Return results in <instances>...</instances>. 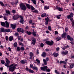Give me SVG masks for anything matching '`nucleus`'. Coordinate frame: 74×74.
I'll return each mask as SVG.
<instances>
[{"label":"nucleus","mask_w":74,"mask_h":74,"mask_svg":"<svg viewBox=\"0 0 74 74\" xmlns=\"http://www.w3.org/2000/svg\"><path fill=\"white\" fill-rule=\"evenodd\" d=\"M16 67L18 66V65L17 64H15L14 65V64H12L10 66V67L9 68V71H10L12 72H14L15 69H16Z\"/></svg>","instance_id":"1"},{"label":"nucleus","mask_w":74,"mask_h":74,"mask_svg":"<svg viewBox=\"0 0 74 74\" xmlns=\"http://www.w3.org/2000/svg\"><path fill=\"white\" fill-rule=\"evenodd\" d=\"M47 40H48V38L44 40L45 41H46L45 42V43L46 44H47V45H49L50 46H51V45H53V43H54V42L53 40H51L50 41Z\"/></svg>","instance_id":"2"},{"label":"nucleus","mask_w":74,"mask_h":74,"mask_svg":"<svg viewBox=\"0 0 74 74\" xmlns=\"http://www.w3.org/2000/svg\"><path fill=\"white\" fill-rule=\"evenodd\" d=\"M5 22H1V24L2 26L3 27H9V23L7 21H6Z\"/></svg>","instance_id":"3"},{"label":"nucleus","mask_w":74,"mask_h":74,"mask_svg":"<svg viewBox=\"0 0 74 74\" xmlns=\"http://www.w3.org/2000/svg\"><path fill=\"white\" fill-rule=\"evenodd\" d=\"M20 7L21 9L23 11H25L26 10V7L23 3H21L20 4Z\"/></svg>","instance_id":"4"},{"label":"nucleus","mask_w":74,"mask_h":74,"mask_svg":"<svg viewBox=\"0 0 74 74\" xmlns=\"http://www.w3.org/2000/svg\"><path fill=\"white\" fill-rule=\"evenodd\" d=\"M17 30L18 33H23L25 32V30L23 29H21L20 27H18L17 29Z\"/></svg>","instance_id":"5"},{"label":"nucleus","mask_w":74,"mask_h":74,"mask_svg":"<svg viewBox=\"0 0 74 74\" xmlns=\"http://www.w3.org/2000/svg\"><path fill=\"white\" fill-rule=\"evenodd\" d=\"M56 10H57L58 11H59L60 12H62L63 11V8H60L58 6H56Z\"/></svg>","instance_id":"6"},{"label":"nucleus","mask_w":74,"mask_h":74,"mask_svg":"<svg viewBox=\"0 0 74 74\" xmlns=\"http://www.w3.org/2000/svg\"><path fill=\"white\" fill-rule=\"evenodd\" d=\"M19 3V2H18V1H16L15 2H14L13 1L12 2H10V4L12 5L13 6H14V5H15L16 6L17 5V4Z\"/></svg>","instance_id":"7"},{"label":"nucleus","mask_w":74,"mask_h":74,"mask_svg":"<svg viewBox=\"0 0 74 74\" xmlns=\"http://www.w3.org/2000/svg\"><path fill=\"white\" fill-rule=\"evenodd\" d=\"M47 68H48V66H45L43 67H41L40 69L42 71H45Z\"/></svg>","instance_id":"8"},{"label":"nucleus","mask_w":74,"mask_h":74,"mask_svg":"<svg viewBox=\"0 0 74 74\" xmlns=\"http://www.w3.org/2000/svg\"><path fill=\"white\" fill-rule=\"evenodd\" d=\"M67 38L68 40H70L71 41H73V37H70V35H68L67 36Z\"/></svg>","instance_id":"9"},{"label":"nucleus","mask_w":74,"mask_h":74,"mask_svg":"<svg viewBox=\"0 0 74 74\" xmlns=\"http://www.w3.org/2000/svg\"><path fill=\"white\" fill-rule=\"evenodd\" d=\"M26 69L27 71H29L30 73H34V71L33 70H32L30 69H29V68L27 67H26Z\"/></svg>","instance_id":"10"},{"label":"nucleus","mask_w":74,"mask_h":74,"mask_svg":"<svg viewBox=\"0 0 74 74\" xmlns=\"http://www.w3.org/2000/svg\"><path fill=\"white\" fill-rule=\"evenodd\" d=\"M19 18V16L18 15H17V16L14 15L13 16V18L14 20H16V19H18Z\"/></svg>","instance_id":"11"},{"label":"nucleus","mask_w":74,"mask_h":74,"mask_svg":"<svg viewBox=\"0 0 74 74\" xmlns=\"http://www.w3.org/2000/svg\"><path fill=\"white\" fill-rule=\"evenodd\" d=\"M20 62L22 64H25V63H27V61L26 60H22Z\"/></svg>","instance_id":"12"},{"label":"nucleus","mask_w":74,"mask_h":74,"mask_svg":"<svg viewBox=\"0 0 74 74\" xmlns=\"http://www.w3.org/2000/svg\"><path fill=\"white\" fill-rule=\"evenodd\" d=\"M68 52H69L68 51H62L61 53L63 55V56L64 55H67V54H68Z\"/></svg>","instance_id":"13"},{"label":"nucleus","mask_w":74,"mask_h":74,"mask_svg":"<svg viewBox=\"0 0 74 74\" xmlns=\"http://www.w3.org/2000/svg\"><path fill=\"white\" fill-rule=\"evenodd\" d=\"M5 32V29L4 28L2 27L1 29H0V33H2Z\"/></svg>","instance_id":"14"},{"label":"nucleus","mask_w":74,"mask_h":74,"mask_svg":"<svg viewBox=\"0 0 74 74\" xmlns=\"http://www.w3.org/2000/svg\"><path fill=\"white\" fill-rule=\"evenodd\" d=\"M53 55L55 57V58H56V57H58V56L59 55V54L58 53H56V52H55L53 53Z\"/></svg>","instance_id":"15"},{"label":"nucleus","mask_w":74,"mask_h":74,"mask_svg":"<svg viewBox=\"0 0 74 74\" xmlns=\"http://www.w3.org/2000/svg\"><path fill=\"white\" fill-rule=\"evenodd\" d=\"M36 41V39H35V38H34L33 39L32 41V45H35Z\"/></svg>","instance_id":"16"},{"label":"nucleus","mask_w":74,"mask_h":74,"mask_svg":"<svg viewBox=\"0 0 74 74\" xmlns=\"http://www.w3.org/2000/svg\"><path fill=\"white\" fill-rule=\"evenodd\" d=\"M67 35V33L66 32H64L62 35V38H64L66 37V35Z\"/></svg>","instance_id":"17"},{"label":"nucleus","mask_w":74,"mask_h":74,"mask_svg":"<svg viewBox=\"0 0 74 74\" xmlns=\"http://www.w3.org/2000/svg\"><path fill=\"white\" fill-rule=\"evenodd\" d=\"M11 26L12 29H15L16 27V25H14V24H11Z\"/></svg>","instance_id":"18"},{"label":"nucleus","mask_w":74,"mask_h":74,"mask_svg":"<svg viewBox=\"0 0 74 74\" xmlns=\"http://www.w3.org/2000/svg\"><path fill=\"white\" fill-rule=\"evenodd\" d=\"M19 22L23 24L24 23V20L23 18H21L20 20L19 21Z\"/></svg>","instance_id":"19"},{"label":"nucleus","mask_w":74,"mask_h":74,"mask_svg":"<svg viewBox=\"0 0 74 74\" xmlns=\"http://www.w3.org/2000/svg\"><path fill=\"white\" fill-rule=\"evenodd\" d=\"M14 40V37L13 36H10L9 37V40L10 41H12Z\"/></svg>","instance_id":"20"},{"label":"nucleus","mask_w":74,"mask_h":74,"mask_svg":"<svg viewBox=\"0 0 74 74\" xmlns=\"http://www.w3.org/2000/svg\"><path fill=\"white\" fill-rule=\"evenodd\" d=\"M9 65H10L9 63L6 62L5 64V66H6L8 68V67H9L10 68V66H9Z\"/></svg>","instance_id":"21"},{"label":"nucleus","mask_w":74,"mask_h":74,"mask_svg":"<svg viewBox=\"0 0 74 74\" xmlns=\"http://www.w3.org/2000/svg\"><path fill=\"white\" fill-rule=\"evenodd\" d=\"M41 56L43 57H45L46 56V53L45 52H43L41 55Z\"/></svg>","instance_id":"22"},{"label":"nucleus","mask_w":74,"mask_h":74,"mask_svg":"<svg viewBox=\"0 0 74 74\" xmlns=\"http://www.w3.org/2000/svg\"><path fill=\"white\" fill-rule=\"evenodd\" d=\"M33 69L36 71H38V68L37 66H33Z\"/></svg>","instance_id":"23"},{"label":"nucleus","mask_w":74,"mask_h":74,"mask_svg":"<svg viewBox=\"0 0 74 74\" xmlns=\"http://www.w3.org/2000/svg\"><path fill=\"white\" fill-rule=\"evenodd\" d=\"M13 45L14 48H16L18 46V43L16 42H15L14 44Z\"/></svg>","instance_id":"24"},{"label":"nucleus","mask_w":74,"mask_h":74,"mask_svg":"<svg viewBox=\"0 0 74 74\" xmlns=\"http://www.w3.org/2000/svg\"><path fill=\"white\" fill-rule=\"evenodd\" d=\"M26 6L28 9H30L31 8V5L28 4H26Z\"/></svg>","instance_id":"25"},{"label":"nucleus","mask_w":74,"mask_h":74,"mask_svg":"<svg viewBox=\"0 0 74 74\" xmlns=\"http://www.w3.org/2000/svg\"><path fill=\"white\" fill-rule=\"evenodd\" d=\"M41 16L42 17V18H43V17H47V16L46 15V13H43V14H42L41 15Z\"/></svg>","instance_id":"26"},{"label":"nucleus","mask_w":74,"mask_h":74,"mask_svg":"<svg viewBox=\"0 0 74 74\" xmlns=\"http://www.w3.org/2000/svg\"><path fill=\"white\" fill-rule=\"evenodd\" d=\"M11 32V30L10 29H5V32L6 33H8Z\"/></svg>","instance_id":"27"},{"label":"nucleus","mask_w":74,"mask_h":74,"mask_svg":"<svg viewBox=\"0 0 74 74\" xmlns=\"http://www.w3.org/2000/svg\"><path fill=\"white\" fill-rule=\"evenodd\" d=\"M62 63H63L64 64H66V62L64 61H61L60 62V64H62Z\"/></svg>","instance_id":"28"},{"label":"nucleus","mask_w":74,"mask_h":74,"mask_svg":"<svg viewBox=\"0 0 74 74\" xmlns=\"http://www.w3.org/2000/svg\"><path fill=\"white\" fill-rule=\"evenodd\" d=\"M26 33L28 34V35H29V36L31 35V34H32V32H31L30 31H27Z\"/></svg>","instance_id":"29"},{"label":"nucleus","mask_w":74,"mask_h":74,"mask_svg":"<svg viewBox=\"0 0 74 74\" xmlns=\"http://www.w3.org/2000/svg\"><path fill=\"white\" fill-rule=\"evenodd\" d=\"M33 3L35 4V5H36V3H37V1L36 0H31Z\"/></svg>","instance_id":"30"},{"label":"nucleus","mask_w":74,"mask_h":74,"mask_svg":"<svg viewBox=\"0 0 74 74\" xmlns=\"http://www.w3.org/2000/svg\"><path fill=\"white\" fill-rule=\"evenodd\" d=\"M32 12H34L35 14H37V13H38V11L37 10H35L34 11H32Z\"/></svg>","instance_id":"31"},{"label":"nucleus","mask_w":74,"mask_h":74,"mask_svg":"<svg viewBox=\"0 0 74 74\" xmlns=\"http://www.w3.org/2000/svg\"><path fill=\"white\" fill-rule=\"evenodd\" d=\"M49 7H48L47 6V5L45 6V7L44 8V10H48V9H49Z\"/></svg>","instance_id":"32"},{"label":"nucleus","mask_w":74,"mask_h":74,"mask_svg":"<svg viewBox=\"0 0 74 74\" xmlns=\"http://www.w3.org/2000/svg\"><path fill=\"white\" fill-rule=\"evenodd\" d=\"M44 64L45 65H47V61L45 59H43Z\"/></svg>","instance_id":"33"},{"label":"nucleus","mask_w":74,"mask_h":74,"mask_svg":"<svg viewBox=\"0 0 74 74\" xmlns=\"http://www.w3.org/2000/svg\"><path fill=\"white\" fill-rule=\"evenodd\" d=\"M32 35L34 36V37H36L37 36V34H36V32H32Z\"/></svg>","instance_id":"34"},{"label":"nucleus","mask_w":74,"mask_h":74,"mask_svg":"<svg viewBox=\"0 0 74 74\" xmlns=\"http://www.w3.org/2000/svg\"><path fill=\"white\" fill-rule=\"evenodd\" d=\"M1 64H5V62L4 60H1Z\"/></svg>","instance_id":"35"},{"label":"nucleus","mask_w":74,"mask_h":74,"mask_svg":"<svg viewBox=\"0 0 74 74\" xmlns=\"http://www.w3.org/2000/svg\"><path fill=\"white\" fill-rule=\"evenodd\" d=\"M45 20L47 22H48V21H49V18H48V17L47 18H45Z\"/></svg>","instance_id":"36"},{"label":"nucleus","mask_w":74,"mask_h":74,"mask_svg":"<svg viewBox=\"0 0 74 74\" xmlns=\"http://www.w3.org/2000/svg\"><path fill=\"white\" fill-rule=\"evenodd\" d=\"M0 4L1 5L2 7H4V3H3L1 1H0Z\"/></svg>","instance_id":"37"},{"label":"nucleus","mask_w":74,"mask_h":74,"mask_svg":"<svg viewBox=\"0 0 74 74\" xmlns=\"http://www.w3.org/2000/svg\"><path fill=\"white\" fill-rule=\"evenodd\" d=\"M73 67H74V66L73 65V64H71L70 65V69H73Z\"/></svg>","instance_id":"38"},{"label":"nucleus","mask_w":74,"mask_h":74,"mask_svg":"<svg viewBox=\"0 0 74 74\" xmlns=\"http://www.w3.org/2000/svg\"><path fill=\"white\" fill-rule=\"evenodd\" d=\"M55 73H56V74H60V73H59V72L58 71H57V70L56 69L55 70Z\"/></svg>","instance_id":"39"},{"label":"nucleus","mask_w":74,"mask_h":74,"mask_svg":"<svg viewBox=\"0 0 74 74\" xmlns=\"http://www.w3.org/2000/svg\"><path fill=\"white\" fill-rule=\"evenodd\" d=\"M66 48H67V47H66V46H64L62 48V49H63V51H64V50H65Z\"/></svg>","instance_id":"40"},{"label":"nucleus","mask_w":74,"mask_h":74,"mask_svg":"<svg viewBox=\"0 0 74 74\" xmlns=\"http://www.w3.org/2000/svg\"><path fill=\"white\" fill-rule=\"evenodd\" d=\"M5 12L6 14H9V15H10V14H11V13H10V12L9 10H6Z\"/></svg>","instance_id":"41"},{"label":"nucleus","mask_w":74,"mask_h":74,"mask_svg":"<svg viewBox=\"0 0 74 74\" xmlns=\"http://www.w3.org/2000/svg\"><path fill=\"white\" fill-rule=\"evenodd\" d=\"M66 18L68 19H70V18H71V16H70V14H69L67 16Z\"/></svg>","instance_id":"42"},{"label":"nucleus","mask_w":74,"mask_h":74,"mask_svg":"<svg viewBox=\"0 0 74 74\" xmlns=\"http://www.w3.org/2000/svg\"><path fill=\"white\" fill-rule=\"evenodd\" d=\"M25 49V48L23 47L22 46L20 48V50L21 51H23V50H24Z\"/></svg>","instance_id":"43"},{"label":"nucleus","mask_w":74,"mask_h":74,"mask_svg":"<svg viewBox=\"0 0 74 74\" xmlns=\"http://www.w3.org/2000/svg\"><path fill=\"white\" fill-rule=\"evenodd\" d=\"M56 39L57 41H59V40H61V38H60L59 37H58Z\"/></svg>","instance_id":"44"},{"label":"nucleus","mask_w":74,"mask_h":74,"mask_svg":"<svg viewBox=\"0 0 74 74\" xmlns=\"http://www.w3.org/2000/svg\"><path fill=\"white\" fill-rule=\"evenodd\" d=\"M70 15L71 17H73L74 16V14L72 12H71L69 14Z\"/></svg>","instance_id":"45"},{"label":"nucleus","mask_w":74,"mask_h":74,"mask_svg":"<svg viewBox=\"0 0 74 74\" xmlns=\"http://www.w3.org/2000/svg\"><path fill=\"white\" fill-rule=\"evenodd\" d=\"M31 10H35V8L33 7V5H31Z\"/></svg>","instance_id":"46"},{"label":"nucleus","mask_w":74,"mask_h":74,"mask_svg":"<svg viewBox=\"0 0 74 74\" xmlns=\"http://www.w3.org/2000/svg\"><path fill=\"white\" fill-rule=\"evenodd\" d=\"M29 55L31 57H32V56H33L34 55L33 53L32 52H30L29 54Z\"/></svg>","instance_id":"47"},{"label":"nucleus","mask_w":74,"mask_h":74,"mask_svg":"<svg viewBox=\"0 0 74 74\" xmlns=\"http://www.w3.org/2000/svg\"><path fill=\"white\" fill-rule=\"evenodd\" d=\"M5 60H6V63H10V60H9L8 58H6Z\"/></svg>","instance_id":"48"},{"label":"nucleus","mask_w":74,"mask_h":74,"mask_svg":"<svg viewBox=\"0 0 74 74\" xmlns=\"http://www.w3.org/2000/svg\"><path fill=\"white\" fill-rule=\"evenodd\" d=\"M14 36H16V37H18V36H19V34L17 32L16 33L14 34Z\"/></svg>","instance_id":"49"},{"label":"nucleus","mask_w":74,"mask_h":74,"mask_svg":"<svg viewBox=\"0 0 74 74\" xmlns=\"http://www.w3.org/2000/svg\"><path fill=\"white\" fill-rule=\"evenodd\" d=\"M48 29L49 30H50V31H51L52 30V29H51V26H48Z\"/></svg>","instance_id":"50"},{"label":"nucleus","mask_w":74,"mask_h":74,"mask_svg":"<svg viewBox=\"0 0 74 74\" xmlns=\"http://www.w3.org/2000/svg\"><path fill=\"white\" fill-rule=\"evenodd\" d=\"M19 45H21L22 46H23V43H22L21 42H19Z\"/></svg>","instance_id":"51"},{"label":"nucleus","mask_w":74,"mask_h":74,"mask_svg":"<svg viewBox=\"0 0 74 74\" xmlns=\"http://www.w3.org/2000/svg\"><path fill=\"white\" fill-rule=\"evenodd\" d=\"M17 51H21V49H20V47H17Z\"/></svg>","instance_id":"52"},{"label":"nucleus","mask_w":74,"mask_h":74,"mask_svg":"<svg viewBox=\"0 0 74 74\" xmlns=\"http://www.w3.org/2000/svg\"><path fill=\"white\" fill-rule=\"evenodd\" d=\"M12 12L13 14H15V13H16V10H12Z\"/></svg>","instance_id":"53"},{"label":"nucleus","mask_w":74,"mask_h":74,"mask_svg":"<svg viewBox=\"0 0 74 74\" xmlns=\"http://www.w3.org/2000/svg\"><path fill=\"white\" fill-rule=\"evenodd\" d=\"M29 24H32V22H33V20H30L29 21Z\"/></svg>","instance_id":"54"},{"label":"nucleus","mask_w":74,"mask_h":74,"mask_svg":"<svg viewBox=\"0 0 74 74\" xmlns=\"http://www.w3.org/2000/svg\"><path fill=\"white\" fill-rule=\"evenodd\" d=\"M6 41H8V36H6L5 37Z\"/></svg>","instance_id":"55"},{"label":"nucleus","mask_w":74,"mask_h":74,"mask_svg":"<svg viewBox=\"0 0 74 74\" xmlns=\"http://www.w3.org/2000/svg\"><path fill=\"white\" fill-rule=\"evenodd\" d=\"M40 47H42V48H43L44 47V44L42 43L40 44Z\"/></svg>","instance_id":"56"},{"label":"nucleus","mask_w":74,"mask_h":74,"mask_svg":"<svg viewBox=\"0 0 74 74\" xmlns=\"http://www.w3.org/2000/svg\"><path fill=\"white\" fill-rule=\"evenodd\" d=\"M36 62H37L38 63H40V61L39 60H38V59H37L36 60Z\"/></svg>","instance_id":"57"},{"label":"nucleus","mask_w":74,"mask_h":74,"mask_svg":"<svg viewBox=\"0 0 74 74\" xmlns=\"http://www.w3.org/2000/svg\"><path fill=\"white\" fill-rule=\"evenodd\" d=\"M68 30H69V29H68V27H66L65 28V32H67L68 31Z\"/></svg>","instance_id":"58"},{"label":"nucleus","mask_w":74,"mask_h":74,"mask_svg":"<svg viewBox=\"0 0 74 74\" xmlns=\"http://www.w3.org/2000/svg\"><path fill=\"white\" fill-rule=\"evenodd\" d=\"M46 70L48 73H49V72H50V69H46Z\"/></svg>","instance_id":"59"},{"label":"nucleus","mask_w":74,"mask_h":74,"mask_svg":"<svg viewBox=\"0 0 74 74\" xmlns=\"http://www.w3.org/2000/svg\"><path fill=\"white\" fill-rule=\"evenodd\" d=\"M21 36H18V40H21Z\"/></svg>","instance_id":"60"},{"label":"nucleus","mask_w":74,"mask_h":74,"mask_svg":"<svg viewBox=\"0 0 74 74\" xmlns=\"http://www.w3.org/2000/svg\"><path fill=\"white\" fill-rule=\"evenodd\" d=\"M72 25L73 27H74V22L73 21L72 23Z\"/></svg>","instance_id":"61"},{"label":"nucleus","mask_w":74,"mask_h":74,"mask_svg":"<svg viewBox=\"0 0 74 74\" xmlns=\"http://www.w3.org/2000/svg\"><path fill=\"white\" fill-rule=\"evenodd\" d=\"M57 34H58V32L57 31H55V34L56 35Z\"/></svg>","instance_id":"62"},{"label":"nucleus","mask_w":74,"mask_h":74,"mask_svg":"<svg viewBox=\"0 0 74 74\" xmlns=\"http://www.w3.org/2000/svg\"><path fill=\"white\" fill-rule=\"evenodd\" d=\"M60 49V48L59 47H57L56 48V50L57 51H59Z\"/></svg>","instance_id":"63"},{"label":"nucleus","mask_w":74,"mask_h":74,"mask_svg":"<svg viewBox=\"0 0 74 74\" xmlns=\"http://www.w3.org/2000/svg\"><path fill=\"white\" fill-rule=\"evenodd\" d=\"M0 48L1 49H3L4 48V47H3V45H1L0 46Z\"/></svg>","instance_id":"64"}]
</instances>
